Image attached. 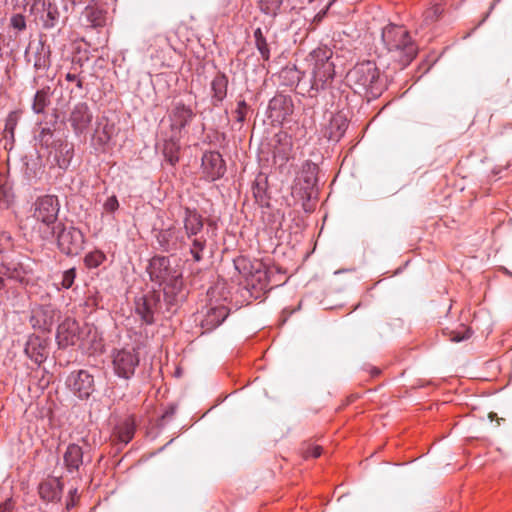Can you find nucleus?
<instances>
[{
  "instance_id": "cd10ccee",
  "label": "nucleus",
  "mask_w": 512,
  "mask_h": 512,
  "mask_svg": "<svg viewBox=\"0 0 512 512\" xmlns=\"http://www.w3.org/2000/svg\"><path fill=\"white\" fill-rule=\"evenodd\" d=\"M192 245L190 248V253L193 256V259L196 262H199L202 260V251L204 250L206 246V239L203 237H192Z\"/></svg>"
},
{
  "instance_id": "f3484780",
  "label": "nucleus",
  "mask_w": 512,
  "mask_h": 512,
  "mask_svg": "<svg viewBox=\"0 0 512 512\" xmlns=\"http://www.w3.org/2000/svg\"><path fill=\"white\" fill-rule=\"evenodd\" d=\"M184 228L187 238L197 236L203 229L202 217L193 210L185 209Z\"/></svg>"
},
{
  "instance_id": "412c9836",
  "label": "nucleus",
  "mask_w": 512,
  "mask_h": 512,
  "mask_svg": "<svg viewBox=\"0 0 512 512\" xmlns=\"http://www.w3.org/2000/svg\"><path fill=\"white\" fill-rule=\"evenodd\" d=\"M317 173L318 166L315 163L307 161L303 164L300 179L304 181L305 189L313 188L317 184Z\"/></svg>"
},
{
  "instance_id": "f03ea898",
  "label": "nucleus",
  "mask_w": 512,
  "mask_h": 512,
  "mask_svg": "<svg viewBox=\"0 0 512 512\" xmlns=\"http://www.w3.org/2000/svg\"><path fill=\"white\" fill-rule=\"evenodd\" d=\"M379 70L376 64L365 61L355 65L347 74L346 78L350 86L358 93L362 91L379 92Z\"/></svg>"
},
{
  "instance_id": "58836bf2",
  "label": "nucleus",
  "mask_w": 512,
  "mask_h": 512,
  "mask_svg": "<svg viewBox=\"0 0 512 512\" xmlns=\"http://www.w3.org/2000/svg\"><path fill=\"white\" fill-rule=\"evenodd\" d=\"M133 437V432L130 428H127V430L124 433H121L119 436V439L124 442L128 443Z\"/></svg>"
},
{
  "instance_id": "b1692460",
  "label": "nucleus",
  "mask_w": 512,
  "mask_h": 512,
  "mask_svg": "<svg viewBox=\"0 0 512 512\" xmlns=\"http://www.w3.org/2000/svg\"><path fill=\"white\" fill-rule=\"evenodd\" d=\"M228 80L224 75L216 76L212 81L213 99L221 102L227 93Z\"/></svg>"
},
{
  "instance_id": "a211bd4d",
  "label": "nucleus",
  "mask_w": 512,
  "mask_h": 512,
  "mask_svg": "<svg viewBox=\"0 0 512 512\" xmlns=\"http://www.w3.org/2000/svg\"><path fill=\"white\" fill-rule=\"evenodd\" d=\"M62 494V484L54 479L45 481L39 485V495L45 501L60 500Z\"/></svg>"
},
{
  "instance_id": "aec40b11",
  "label": "nucleus",
  "mask_w": 512,
  "mask_h": 512,
  "mask_svg": "<svg viewBox=\"0 0 512 512\" xmlns=\"http://www.w3.org/2000/svg\"><path fill=\"white\" fill-rule=\"evenodd\" d=\"M192 117V110L179 103L175 106L171 115L172 127L180 130L192 119Z\"/></svg>"
},
{
  "instance_id": "39448f33",
  "label": "nucleus",
  "mask_w": 512,
  "mask_h": 512,
  "mask_svg": "<svg viewBox=\"0 0 512 512\" xmlns=\"http://www.w3.org/2000/svg\"><path fill=\"white\" fill-rule=\"evenodd\" d=\"M55 235L58 248L62 253L73 256L78 255L82 251L84 236L79 229L58 223L55 228Z\"/></svg>"
},
{
  "instance_id": "9d476101",
  "label": "nucleus",
  "mask_w": 512,
  "mask_h": 512,
  "mask_svg": "<svg viewBox=\"0 0 512 512\" xmlns=\"http://www.w3.org/2000/svg\"><path fill=\"white\" fill-rule=\"evenodd\" d=\"M159 304L160 294L156 291L149 292L137 299L135 311L146 324H152L154 322V313L157 311Z\"/></svg>"
},
{
  "instance_id": "7c9ffc66",
  "label": "nucleus",
  "mask_w": 512,
  "mask_h": 512,
  "mask_svg": "<svg viewBox=\"0 0 512 512\" xmlns=\"http://www.w3.org/2000/svg\"><path fill=\"white\" fill-rule=\"evenodd\" d=\"M105 258L104 253L100 251L91 252L85 256V264L89 268H96L104 262Z\"/></svg>"
},
{
  "instance_id": "423d86ee",
  "label": "nucleus",
  "mask_w": 512,
  "mask_h": 512,
  "mask_svg": "<svg viewBox=\"0 0 512 512\" xmlns=\"http://www.w3.org/2000/svg\"><path fill=\"white\" fill-rule=\"evenodd\" d=\"M315 59L313 76V86L323 87L334 76V64L330 61L331 52L328 50H317L313 53Z\"/></svg>"
},
{
  "instance_id": "7ed1b4c3",
  "label": "nucleus",
  "mask_w": 512,
  "mask_h": 512,
  "mask_svg": "<svg viewBox=\"0 0 512 512\" xmlns=\"http://www.w3.org/2000/svg\"><path fill=\"white\" fill-rule=\"evenodd\" d=\"M382 39L390 51H399L403 54L401 62L409 64L416 56L417 48L411 41L409 33L401 26L389 25L383 29Z\"/></svg>"
},
{
  "instance_id": "c03bdc74",
  "label": "nucleus",
  "mask_w": 512,
  "mask_h": 512,
  "mask_svg": "<svg viewBox=\"0 0 512 512\" xmlns=\"http://www.w3.org/2000/svg\"><path fill=\"white\" fill-rule=\"evenodd\" d=\"M489 419L491 421H493L494 419H497V421L499 422L500 419L497 418V414L494 413V412H490L489 415H488Z\"/></svg>"
},
{
  "instance_id": "5701e85b",
  "label": "nucleus",
  "mask_w": 512,
  "mask_h": 512,
  "mask_svg": "<svg viewBox=\"0 0 512 512\" xmlns=\"http://www.w3.org/2000/svg\"><path fill=\"white\" fill-rule=\"evenodd\" d=\"M45 347L39 343L38 338L30 339L26 345V354L33 359L36 363H41L44 358Z\"/></svg>"
},
{
  "instance_id": "a18cd8bd",
  "label": "nucleus",
  "mask_w": 512,
  "mask_h": 512,
  "mask_svg": "<svg viewBox=\"0 0 512 512\" xmlns=\"http://www.w3.org/2000/svg\"><path fill=\"white\" fill-rule=\"evenodd\" d=\"M42 135H45V134H50V130L49 129H43L42 132H41Z\"/></svg>"
},
{
  "instance_id": "49530a36",
  "label": "nucleus",
  "mask_w": 512,
  "mask_h": 512,
  "mask_svg": "<svg viewBox=\"0 0 512 512\" xmlns=\"http://www.w3.org/2000/svg\"><path fill=\"white\" fill-rule=\"evenodd\" d=\"M379 372H380V371H379L378 369H374V370H373V375H377V374H379Z\"/></svg>"
},
{
  "instance_id": "bb28decb",
  "label": "nucleus",
  "mask_w": 512,
  "mask_h": 512,
  "mask_svg": "<svg viewBox=\"0 0 512 512\" xmlns=\"http://www.w3.org/2000/svg\"><path fill=\"white\" fill-rule=\"evenodd\" d=\"M254 38H255L256 47H257L258 51L260 52L261 56L265 60H268L270 57V51H269L267 41H266L265 37L263 36L260 28H257L254 31Z\"/></svg>"
},
{
  "instance_id": "4468645a",
  "label": "nucleus",
  "mask_w": 512,
  "mask_h": 512,
  "mask_svg": "<svg viewBox=\"0 0 512 512\" xmlns=\"http://www.w3.org/2000/svg\"><path fill=\"white\" fill-rule=\"evenodd\" d=\"M157 241L166 251L178 250L185 244L184 235L176 228L161 230L157 234Z\"/></svg>"
},
{
  "instance_id": "e433bc0d",
  "label": "nucleus",
  "mask_w": 512,
  "mask_h": 512,
  "mask_svg": "<svg viewBox=\"0 0 512 512\" xmlns=\"http://www.w3.org/2000/svg\"><path fill=\"white\" fill-rule=\"evenodd\" d=\"M11 21L13 27L18 30H23L26 27L25 19L22 15H15Z\"/></svg>"
},
{
  "instance_id": "6ab92c4d",
  "label": "nucleus",
  "mask_w": 512,
  "mask_h": 512,
  "mask_svg": "<svg viewBox=\"0 0 512 512\" xmlns=\"http://www.w3.org/2000/svg\"><path fill=\"white\" fill-rule=\"evenodd\" d=\"M112 126L109 125L106 119L97 121L96 128L92 136L94 145L98 147L105 146L111 139Z\"/></svg>"
},
{
  "instance_id": "c756f323",
  "label": "nucleus",
  "mask_w": 512,
  "mask_h": 512,
  "mask_svg": "<svg viewBox=\"0 0 512 512\" xmlns=\"http://www.w3.org/2000/svg\"><path fill=\"white\" fill-rule=\"evenodd\" d=\"M282 4V0H260V10L267 15H275Z\"/></svg>"
},
{
  "instance_id": "20e7f679",
  "label": "nucleus",
  "mask_w": 512,
  "mask_h": 512,
  "mask_svg": "<svg viewBox=\"0 0 512 512\" xmlns=\"http://www.w3.org/2000/svg\"><path fill=\"white\" fill-rule=\"evenodd\" d=\"M150 278L157 281L160 285L166 284L173 289L181 287V272L172 267L170 260L164 256H156L150 260L148 266Z\"/></svg>"
},
{
  "instance_id": "ddd939ff",
  "label": "nucleus",
  "mask_w": 512,
  "mask_h": 512,
  "mask_svg": "<svg viewBox=\"0 0 512 512\" xmlns=\"http://www.w3.org/2000/svg\"><path fill=\"white\" fill-rule=\"evenodd\" d=\"M202 167L204 173L210 180H216L223 176L225 164L222 156L218 152H209L202 158Z\"/></svg>"
},
{
  "instance_id": "f704fd0d",
  "label": "nucleus",
  "mask_w": 512,
  "mask_h": 512,
  "mask_svg": "<svg viewBox=\"0 0 512 512\" xmlns=\"http://www.w3.org/2000/svg\"><path fill=\"white\" fill-rule=\"evenodd\" d=\"M470 335H471L470 329L465 328L463 333L457 332V331H452L450 339L453 342H460L462 340L468 339L470 337Z\"/></svg>"
},
{
  "instance_id": "0eeeda50",
  "label": "nucleus",
  "mask_w": 512,
  "mask_h": 512,
  "mask_svg": "<svg viewBox=\"0 0 512 512\" xmlns=\"http://www.w3.org/2000/svg\"><path fill=\"white\" fill-rule=\"evenodd\" d=\"M139 364V357L134 350L122 349L113 357L115 373L124 379H129Z\"/></svg>"
},
{
  "instance_id": "2f4dec72",
  "label": "nucleus",
  "mask_w": 512,
  "mask_h": 512,
  "mask_svg": "<svg viewBox=\"0 0 512 512\" xmlns=\"http://www.w3.org/2000/svg\"><path fill=\"white\" fill-rule=\"evenodd\" d=\"M443 9L440 5H434L431 8L427 9L424 13V19L426 22H433L438 19V17L442 14Z\"/></svg>"
},
{
  "instance_id": "393cba45",
  "label": "nucleus",
  "mask_w": 512,
  "mask_h": 512,
  "mask_svg": "<svg viewBox=\"0 0 512 512\" xmlns=\"http://www.w3.org/2000/svg\"><path fill=\"white\" fill-rule=\"evenodd\" d=\"M179 149V144L172 139L164 143L163 155L171 165H175L179 161Z\"/></svg>"
},
{
  "instance_id": "4c0bfd02",
  "label": "nucleus",
  "mask_w": 512,
  "mask_h": 512,
  "mask_svg": "<svg viewBox=\"0 0 512 512\" xmlns=\"http://www.w3.org/2000/svg\"><path fill=\"white\" fill-rule=\"evenodd\" d=\"M66 80L69 81V82H73V81H76L77 82V87L79 89L82 88V85H83V82L81 79L78 78V76L76 74H73V73H67L66 76H65Z\"/></svg>"
},
{
  "instance_id": "4be33fe9",
  "label": "nucleus",
  "mask_w": 512,
  "mask_h": 512,
  "mask_svg": "<svg viewBox=\"0 0 512 512\" xmlns=\"http://www.w3.org/2000/svg\"><path fill=\"white\" fill-rule=\"evenodd\" d=\"M44 50V46L37 44L35 47L30 45L26 56L29 61H33V65L36 69L45 68L48 64L46 56H41L40 52Z\"/></svg>"
},
{
  "instance_id": "c85d7f7f",
  "label": "nucleus",
  "mask_w": 512,
  "mask_h": 512,
  "mask_svg": "<svg viewBox=\"0 0 512 512\" xmlns=\"http://www.w3.org/2000/svg\"><path fill=\"white\" fill-rule=\"evenodd\" d=\"M227 315L228 313L224 307L212 308L208 313L206 320L209 324L218 326L225 320Z\"/></svg>"
},
{
  "instance_id": "72a5a7b5",
  "label": "nucleus",
  "mask_w": 512,
  "mask_h": 512,
  "mask_svg": "<svg viewBox=\"0 0 512 512\" xmlns=\"http://www.w3.org/2000/svg\"><path fill=\"white\" fill-rule=\"evenodd\" d=\"M76 272L74 268L68 269L63 273L61 285L68 289L70 288L75 280Z\"/></svg>"
},
{
  "instance_id": "f257e3e1",
  "label": "nucleus",
  "mask_w": 512,
  "mask_h": 512,
  "mask_svg": "<svg viewBox=\"0 0 512 512\" xmlns=\"http://www.w3.org/2000/svg\"><path fill=\"white\" fill-rule=\"evenodd\" d=\"M59 210V200L54 195H45L35 201L33 217L38 222V233L42 240H49L55 236Z\"/></svg>"
},
{
  "instance_id": "de8ad7c7",
  "label": "nucleus",
  "mask_w": 512,
  "mask_h": 512,
  "mask_svg": "<svg viewBox=\"0 0 512 512\" xmlns=\"http://www.w3.org/2000/svg\"><path fill=\"white\" fill-rule=\"evenodd\" d=\"M3 287V279L0 277V289Z\"/></svg>"
},
{
  "instance_id": "79ce46f5",
  "label": "nucleus",
  "mask_w": 512,
  "mask_h": 512,
  "mask_svg": "<svg viewBox=\"0 0 512 512\" xmlns=\"http://www.w3.org/2000/svg\"><path fill=\"white\" fill-rule=\"evenodd\" d=\"M0 512H11V503L6 502L0 506Z\"/></svg>"
},
{
  "instance_id": "a878e982",
  "label": "nucleus",
  "mask_w": 512,
  "mask_h": 512,
  "mask_svg": "<svg viewBox=\"0 0 512 512\" xmlns=\"http://www.w3.org/2000/svg\"><path fill=\"white\" fill-rule=\"evenodd\" d=\"M50 103L48 92L44 89L37 91L33 101V110L36 113H42Z\"/></svg>"
},
{
  "instance_id": "6e6552de",
  "label": "nucleus",
  "mask_w": 512,
  "mask_h": 512,
  "mask_svg": "<svg viewBox=\"0 0 512 512\" xmlns=\"http://www.w3.org/2000/svg\"><path fill=\"white\" fill-rule=\"evenodd\" d=\"M67 381L74 394L81 399H87L94 392V377L85 370L71 373Z\"/></svg>"
},
{
  "instance_id": "37998d69",
  "label": "nucleus",
  "mask_w": 512,
  "mask_h": 512,
  "mask_svg": "<svg viewBox=\"0 0 512 512\" xmlns=\"http://www.w3.org/2000/svg\"><path fill=\"white\" fill-rule=\"evenodd\" d=\"M47 15L51 19V23L49 24V26H53L54 25V20H55L53 12L49 10ZM46 25L48 26V24H46Z\"/></svg>"
},
{
  "instance_id": "a19ab883",
  "label": "nucleus",
  "mask_w": 512,
  "mask_h": 512,
  "mask_svg": "<svg viewBox=\"0 0 512 512\" xmlns=\"http://www.w3.org/2000/svg\"><path fill=\"white\" fill-rule=\"evenodd\" d=\"M63 150H65V155L67 157V160L69 161V159L72 157V154H73V147H72V145H69L68 143L64 144L63 145Z\"/></svg>"
},
{
  "instance_id": "2eb2a0df",
  "label": "nucleus",
  "mask_w": 512,
  "mask_h": 512,
  "mask_svg": "<svg viewBox=\"0 0 512 512\" xmlns=\"http://www.w3.org/2000/svg\"><path fill=\"white\" fill-rule=\"evenodd\" d=\"M269 109L272 117L284 120L293 113V103L290 98L278 96L270 101Z\"/></svg>"
},
{
  "instance_id": "473e14b6",
  "label": "nucleus",
  "mask_w": 512,
  "mask_h": 512,
  "mask_svg": "<svg viewBox=\"0 0 512 512\" xmlns=\"http://www.w3.org/2000/svg\"><path fill=\"white\" fill-rule=\"evenodd\" d=\"M248 105L244 100H241L237 104V108L235 110L236 120L240 123L244 122L248 113Z\"/></svg>"
},
{
  "instance_id": "f8f14e48",
  "label": "nucleus",
  "mask_w": 512,
  "mask_h": 512,
  "mask_svg": "<svg viewBox=\"0 0 512 512\" xmlns=\"http://www.w3.org/2000/svg\"><path fill=\"white\" fill-rule=\"evenodd\" d=\"M93 119L92 112L86 103L76 104L70 113L69 123L76 134L86 132Z\"/></svg>"
},
{
  "instance_id": "9b49d317",
  "label": "nucleus",
  "mask_w": 512,
  "mask_h": 512,
  "mask_svg": "<svg viewBox=\"0 0 512 512\" xmlns=\"http://www.w3.org/2000/svg\"><path fill=\"white\" fill-rule=\"evenodd\" d=\"M56 339L60 347L76 345L80 340L79 324L71 318H66L57 329Z\"/></svg>"
},
{
  "instance_id": "ea45409f",
  "label": "nucleus",
  "mask_w": 512,
  "mask_h": 512,
  "mask_svg": "<svg viewBox=\"0 0 512 512\" xmlns=\"http://www.w3.org/2000/svg\"><path fill=\"white\" fill-rule=\"evenodd\" d=\"M321 451L322 448L320 446H315L306 452V457L311 456L313 458H317L321 455Z\"/></svg>"
},
{
  "instance_id": "c9c22d12",
  "label": "nucleus",
  "mask_w": 512,
  "mask_h": 512,
  "mask_svg": "<svg viewBox=\"0 0 512 512\" xmlns=\"http://www.w3.org/2000/svg\"><path fill=\"white\" fill-rule=\"evenodd\" d=\"M119 206L118 200L115 196L109 197L104 203V209L107 212H114Z\"/></svg>"
},
{
  "instance_id": "1a4fd4ad",
  "label": "nucleus",
  "mask_w": 512,
  "mask_h": 512,
  "mask_svg": "<svg viewBox=\"0 0 512 512\" xmlns=\"http://www.w3.org/2000/svg\"><path fill=\"white\" fill-rule=\"evenodd\" d=\"M5 274L21 285H28L33 279V269L28 259L25 261L13 259L4 265Z\"/></svg>"
},
{
  "instance_id": "dca6fc26",
  "label": "nucleus",
  "mask_w": 512,
  "mask_h": 512,
  "mask_svg": "<svg viewBox=\"0 0 512 512\" xmlns=\"http://www.w3.org/2000/svg\"><path fill=\"white\" fill-rule=\"evenodd\" d=\"M64 463L70 473L78 471L83 464L82 448L77 444H70L64 453Z\"/></svg>"
}]
</instances>
